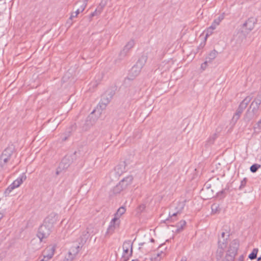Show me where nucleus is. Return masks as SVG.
Returning a JSON list of instances; mask_svg holds the SVG:
<instances>
[{"label":"nucleus","instance_id":"bb28decb","mask_svg":"<svg viewBox=\"0 0 261 261\" xmlns=\"http://www.w3.org/2000/svg\"><path fill=\"white\" fill-rule=\"evenodd\" d=\"M103 6H104L103 5L101 6L100 5L96 8V9L93 13H92L91 14V16L93 17L94 16H96V15L100 14L101 13V12H102Z\"/></svg>","mask_w":261,"mask_h":261},{"label":"nucleus","instance_id":"c756f323","mask_svg":"<svg viewBox=\"0 0 261 261\" xmlns=\"http://www.w3.org/2000/svg\"><path fill=\"white\" fill-rule=\"evenodd\" d=\"M217 138V134L215 133L211 136L209 138L207 139L206 143L207 144H212L214 143L215 139Z\"/></svg>","mask_w":261,"mask_h":261},{"label":"nucleus","instance_id":"5fc2aeb1","mask_svg":"<svg viewBox=\"0 0 261 261\" xmlns=\"http://www.w3.org/2000/svg\"><path fill=\"white\" fill-rule=\"evenodd\" d=\"M56 174H59V172H58V171H57V172H56Z\"/></svg>","mask_w":261,"mask_h":261},{"label":"nucleus","instance_id":"e433bc0d","mask_svg":"<svg viewBox=\"0 0 261 261\" xmlns=\"http://www.w3.org/2000/svg\"><path fill=\"white\" fill-rule=\"evenodd\" d=\"M246 182H247V178H244L242 180H241V185H240V186L239 187V189L240 190H241L243 188H244L246 185Z\"/></svg>","mask_w":261,"mask_h":261},{"label":"nucleus","instance_id":"f8f14e48","mask_svg":"<svg viewBox=\"0 0 261 261\" xmlns=\"http://www.w3.org/2000/svg\"><path fill=\"white\" fill-rule=\"evenodd\" d=\"M185 204L184 202H179L178 207L179 210L177 211L176 212H174L173 213H169V218L166 219L167 221L173 222L176 220V217L178 214H179L181 212L182 210L184 207Z\"/></svg>","mask_w":261,"mask_h":261},{"label":"nucleus","instance_id":"6ab92c4d","mask_svg":"<svg viewBox=\"0 0 261 261\" xmlns=\"http://www.w3.org/2000/svg\"><path fill=\"white\" fill-rule=\"evenodd\" d=\"M27 178V176L25 174H22L19 177H18L15 180H14L12 184L15 188L18 187L24 180Z\"/></svg>","mask_w":261,"mask_h":261},{"label":"nucleus","instance_id":"7ed1b4c3","mask_svg":"<svg viewBox=\"0 0 261 261\" xmlns=\"http://www.w3.org/2000/svg\"><path fill=\"white\" fill-rule=\"evenodd\" d=\"M53 229L47 226L45 223H43L39 228L38 232L37 233V237L39 239L40 243L44 238H47L51 233Z\"/></svg>","mask_w":261,"mask_h":261},{"label":"nucleus","instance_id":"6e6d98bb","mask_svg":"<svg viewBox=\"0 0 261 261\" xmlns=\"http://www.w3.org/2000/svg\"><path fill=\"white\" fill-rule=\"evenodd\" d=\"M79 9H80V10H82V6H81V8H79Z\"/></svg>","mask_w":261,"mask_h":261},{"label":"nucleus","instance_id":"f03ea898","mask_svg":"<svg viewBox=\"0 0 261 261\" xmlns=\"http://www.w3.org/2000/svg\"><path fill=\"white\" fill-rule=\"evenodd\" d=\"M256 21V19L252 17L249 18L243 24L241 32L244 34V36L253 29Z\"/></svg>","mask_w":261,"mask_h":261},{"label":"nucleus","instance_id":"6e6552de","mask_svg":"<svg viewBox=\"0 0 261 261\" xmlns=\"http://www.w3.org/2000/svg\"><path fill=\"white\" fill-rule=\"evenodd\" d=\"M14 150V147L13 145L9 146L3 152L0 156L3 160L9 161Z\"/></svg>","mask_w":261,"mask_h":261},{"label":"nucleus","instance_id":"aec40b11","mask_svg":"<svg viewBox=\"0 0 261 261\" xmlns=\"http://www.w3.org/2000/svg\"><path fill=\"white\" fill-rule=\"evenodd\" d=\"M147 60V57L146 56L143 55L139 59L135 65L142 69L146 63Z\"/></svg>","mask_w":261,"mask_h":261},{"label":"nucleus","instance_id":"09e8293b","mask_svg":"<svg viewBox=\"0 0 261 261\" xmlns=\"http://www.w3.org/2000/svg\"><path fill=\"white\" fill-rule=\"evenodd\" d=\"M120 165H118L117 166L116 168H115V170H118L120 167Z\"/></svg>","mask_w":261,"mask_h":261},{"label":"nucleus","instance_id":"49530a36","mask_svg":"<svg viewBox=\"0 0 261 261\" xmlns=\"http://www.w3.org/2000/svg\"><path fill=\"white\" fill-rule=\"evenodd\" d=\"M225 232H222L221 233V237H222V238H224V236H225Z\"/></svg>","mask_w":261,"mask_h":261},{"label":"nucleus","instance_id":"72a5a7b5","mask_svg":"<svg viewBox=\"0 0 261 261\" xmlns=\"http://www.w3.org/2000/svg\"><path fill=\"white\" fill-rule=\"evenodd\" d=\"M87 229L90 234H95L97 232L96 229L94 228L92 226H89L87 228Z\"/></svg>","mask_w":261,"mask_h":261},{"label":"nucleus","instance_id":"9d476101","mask_svg":"<svg viewBox=\"0 0 261 261\" xmlns=\"http://www.w3.org/2000/svg\"><path fill=\"white\" fill-rule=\"evenodd\" d=\"M54 247L47 248L43 252V258L40 261H48L51 259L54 254Z\"/></svg>","mask_w":261,"mask_h":261},{"label":"nucleus","instance_id":"c85d7f7f","mask_svg":"<svg viewBox=\"0 0 261 261\" xmlns=\"http://www.w3.org/2000/svg\"><path fill=\"white\" fill-rule=\"evenodd\" d=\"M258 251V250L257 248H254L253 249L252 252L249 255L248 257L251 260L255 259L257 257V254Z\"/></svg>","mask_w":261,"mask_h":261},{"label":"nucleus","instance_id":"b1692460","mask_svg":"<svg viewBox=\"0 0 261 261\" xmlns=\"http://www.w3.org/2000/svg\"><path fill=\"white\" fill-rule=\"evenodd\" d=\"M186 222L185 220H181L177 224L176 227L177 232H180L183 230L184 227L186 226Z\"/></svg>","mask_w":261,"mask_h":261},{"label":"nucleus","instance_id":"7c9ffc66","mask_svg":"<svg viewBox=\"0 0 261 261\" xmlns=\"http://www.w3.org/2000/svg\"><path fill=\"white\" fill-rule=\"evenodd\" d=\"M212 212L213 213H217L220 210L219 205L217 203H214L211 206Z\"/></svg>","mask_w":261,"mask_h":261},{"label":"nucleus","instance_id":"39448f33","mask_svg":"<svg viewBox=\"0 0 261 261\" xmlns=\"http://www.w3.org/2000/svg\"><path fill=\"white\" fill-rule=\"evenodd\" d=\"M141 68L135 65L129 70L128 76L125 78L124 82L127 81L133 80L140 72Z\"/></svg>","mask_w":261,"mask_h":261},{"label":"nucleus","instance_id":"4468645a","mask_svg":"<svg viewBox=\"0 0 261 261\" xmlns=\"http://www.w3.org/2000/svg\"><path fill=\"white\" fill-rule=\"evenodd\" d=\"M239 244L237 240H233L229 245V249L227 252L237 254Z\"/></svg>","mask_w":261,"mask_h":261},{"label":"nucleus","instance_id":"dca6fc26","mask_svg":"<svg viewBox=\"0 0 261 261\" xmlns=\"http://www.w3.org/2000/svg\"><path fill=\"white\" fill-rule=\"evenodd\" d=\"M224 16L223 14L220 15L217 18L214 19L212 25L210 27L209 29L212 30H215L216 27L219 25L220 22L224 19Z\"/></svg>","mask_w":261,"mask_h":261},{"label":"nucleus","instance_id":"f3484780","mask_svg":"<svg viewBox=\"0 0 261 261\" xmlns=\"http://www.w3.org/2000/svg\"><path fill=\"white\" fill-rule=\"evenodd\" d=\"M90 237V234L86 229L85 230L83 231L82 232V234L80 237V242L79 243L80 244L84 245L87 242V240Z\"/></svg>","mask_w":261,"mask_h":261},{"label":"nucleus","instance_id":"412c9836","mask_svg":"<svg viewBox=\"0 0 261 261\" xmlns=\"http://www.w3.org/2000/svg\"><path fill=\"white\" fill-rule=\"evenodd\" d=\"M123 249H129L130 248L129 255L131 256L133 253V243L130 240L124 241L122 246Z\"/></svg>","mask_w":261,"mask_h":261},{"label":"nucleus","instance_id":"37998d69","mask_svg":"<svg viewBox=\"0 0 261 261\" xmlns=\"http://www.w3.org/2000/svg\"><path fill=\"white\" fill-rule=\"evenodd\" d=\"M123 250L124 255H127L128 253L129 249H127V250L123 249Z\"/></svg>","mask_w":261,"mask_h":261},{"label":"nucleus","instance_id":"0eeeda50","mask_svg":"<svg viewBox=\"0 0 261 261\" xmlns=\"http://www.w3.org/2000/svg\"><path fill=\"white\" fill-rule=\"evenodd\" d=\"M80 248V246H72L68 252V255L65 257L64 261H72L79 252Z\"/></svg>","mask_w":261,"mask_h":261},{"label":"nucleus","instance_id":"4be33fe9","mask_svg":"<svg viewBox=\"0 0 261 261\" xmlns=\"http://www.w3.org/2000/svg\"><path fill=\"white\" fill-rule=\"evenodd\" d=\"M218 55V52L216 50H213L211 51L208 54L207 57L206 58V61L208 62H212L214 59H215Z\"/></svg>","mask_w":261,"mask_h":261},{"label":"nucleus","instance_id":"20e7f679","mask_svg":"<svg viewBox=\"0 0 261 261\" xmlns=\"http://www.w3.org/2000/svg\"><path fill=\"white\" fill-rule=\"evenodd\" d=\"M59 220V215L55 212L51 213L44 219L43 223L47 225V226L53 229L55 224Z\"/></svg>","mask_w":261,"mask_h":261},{"label":"nucleus","instance_id":"c03bdc74","mask_svg":"<svg viewBox=\"0 0 261 261\" xmlns=\"http://www.w3.org/2000/svg\"><path fill=\"white\" fill-rule=\"evenodd\" d=\"M243 260H244V256H243V255H241L238 259V261H243Z\"/></svg>","mask_w":261,"mask_h":261},{"label":"nucleus","instance_id":"3c124183","mask_svg":"<svg viewBox=\"0 0 261 261\" xmlns=\"http://www.w3.org/2000/svg\"><path fill=\"white\" fill-rule=\"evenodd\" d=\"M150 241H151V242H153L154 241V239H152V238L150 239Z\"/></svg>","mask_w":261,"mask_h":261},{"label":"nucleus","instance_id":"de8ad7c7","mask_svg":"<svg viewBox=\"0 0 261 261\" xmlns=\"http://www.w3.org/2000/svg\"><path fill=\"white\" fill-rule=\"evenodd\" d=\"M4 215L2 213H0V220L3 217Z\"/></svg>","mask_w":261,"mask_h":261},{"label":"nucleus","instance_id":"a211bd4d","mask_svg":"<svg viewBox=\"0 0 261 261\" xmlns=\"http://www.w3.org/2000/svg\"><path fill=\"white\" fill-rule=\"evenodd\" d=\"M112 99H109V96L105 93L102 95L100 101V107L104 109L107 105L110 102Z\"/></svg>","mask_w":261,"mask_h":261},{"label":"nucleus","instance_id":"ddd939ff","mask_svg":"<svg viewBox=\"0 0 261 261\" xmlns=\"http://www.w3.org/2000/svg\"><path fill=\"white\" fill-rule=\"evenodd\" d=\"M133 177L129 175L122 179L119 183L120 184L123 189H126L127 186L132 183Z\"/></svg>","mask_w":261,"mask_h":261},{"label":"nucleus","instance_id":"4d7b16f0","mask_svg":"<svg viewBox=\"0 0 261 261\" xmlns=\"http://www.w3.org/2000/svg\"><path fill=\"white\" fill-rule=\"evenodd\" d=\"M157 256H159V253H158V254H157Z\"/></svg>","mask_w":261,"mask_h":261},{"label":"nucleus","instance_id":"f257e3e1","mask_svg":"<svg viewBox=\"0 0 261 261\" xmlns=\"http://www.w3.org/2000/svg\"><path fill=\"white\" fill-rule=\"evenodd\" d=\"M252 97H253L251 95L248 96L240 103L236 112L232 117V120L233 121L236 122L240 118L241 114L246 108L247 105L252 99Z\"/></svg>","mask_w":261,"mask_h":261},{"label":"nucleus","instance_id":"393cba45","mask_svg":"<svg viewBox=\"0 0 261 261\" xmlns=\"http://www.w3.org/2000/svg\"><path fill=\"white\" fill-rule=\"evenodd\" d=\"M236 254H233V253H230L227 252L225 257L224 259L222 260V261H233L234 257H235Z\"/></svg>","mask_w":261,"mask_h":261},{"label":"nucleus","instance_id":"2eb2a0df","mask_svg":"<svg viewBox=\"0 0 261 261\" xmlns=\"http://www.w3.org/2000/svg\"><path fill=\"white\" fill-rule=\"evenodd\" d=\"M85 7L86 4H83L82 6V10L77 9L75 12L72 13L67 23H69L70 25H71L72 24V22H71V21L72 19L76 17L80 13L82 12L85 9Z\"/></svg>","mask_w":261,"mask_h":261},{"label":"nucleus","instance_id":"8fccbe9b","mask_svg":"<svg viewBox=\"0 0 261 261\" xmlns=\"http://www.w3.org/2000/svg\"><path fill=\"white\" fill-rule=\"evenodd\" d=\"M180 261H186V259L185 258H182Z\"/></svg>","mask_w":261,"mask_h":261},{"label":"nucleus","instance_id":"1a4fd4ad","mask_svg":"<svg viewBox=\"0 0 261 261\" xmlns=\"http://www.w3.org/2000/svg\"><path fill=\"white\" fill-rule=\"evenodd\" d=\"M118 220L119 219L117 217H114V218L111 220L110 224L106 232V236L111 234L114 232L116 226H119V223H117Z\"/></svg>","mask_w":261,"mask_h":261},{"label":"nucleus","instance_id":"c9c22d12","mask_svg":"<svg viewBox=\"0 0 261 261\" xmlns=\"http://www.w3.org/2000/svg\"><path fill=\"white\" fill-rule=\"evenodd\" d=\"M223 250L222 248H219L218 249L217 252V257L218 259L219 258H221L222 255H223Z\"/></svg>","mask_w":261,"mask_h":261},{"label":"nucleus","instance_id":"79ce46f5","mask_svg":"<svg viewBox=\"0 0 261 261\" xmlns=\"http://www.w3.org/2000/svg\"><path fill=\"white\" fill-rule=\"evenodd\" d=\"M255 98L261 101V92H259L257 93V95Z\"/></svg>","mask_w":261,"mask_h":261},{"label":"nucleus","instance_id":"2f4dec72","mask_svg":"<svg viewBox=\"0 0 261 261\" xmlns=\"http://www.w3.org/2000/svg\"><path fill=\"white\" fill-rule=\"evenodd\" d=\"M15 188H16L14 186V185L12 184H11L5 190L4 192L5 196H8L11 193V192Z\"/></svg>","mask_w":261,"mask_h":261},{"label":"nucleus","instance_id":"58836bf2","mask_svg":"<svg viewBox=\"0 0 261 261\" xmlns=\"http://www.w3.org/2000/svg\"><path fill=\"white\" fill-rule=\"evenodd\" d=\"M138 208L139 211L141 212L145 210V205L144 204H141L138 206Z\"/></svg>","mask_w":261,"mask_h":261},{"label":"nucleus","instance_id":"9b49d317","mask_svg":"<svg viewBox=\"0 0 261 261\" xmlns=\"http://www.w3.org/2000/svg\"><path fill=\"white\" fill-rule=\"evenodd\" d=\"M135 42L134 40H130L125 45L123 49L120 53V56L122 58L125 57L129 50L134 47Z\"/></svg>","mask_w":261,"mask_h":261},{"label":"nucleus","instance_id":"423d86ee","mask_svg":"<svg viewBox=\"0 0 261 261\" xmlns=\"http://www.w3.org/2000/svg\"><path fill=\"white\" fill-rule=\"evenodd\" d=\"M259 109V107L252 102L246 114V117L248 118V120L251 119L254 115L256 114Z\"/></svg>","mask_w":261,"mask_h":261},{"label":"nucleus","instance_id":"473e14b6","mask_svg":"<svg viewBox=\"0 0 261 261\" xmlns=\"http://www.w3.org/2000/svg\"><path fill=\"white\" fill-rule=\"evenodd\" d=\"M260 167L261 166L260 165L254 164L250 167V170L252 173H255Z\"/></svg>","mask_w":261,"mask_h":261},{"label":"nucleus","instance_id":"a19ab883","mask_svg":"<svg viewBox=\"0 0 261 261\" xmlns=\"http://www.w3.org/2000/svg\"><path fill=\"white\" fill-rule=\"evenodd\" d=\"M252 102L255 103V104L257 106H258L259 107L261 103V101L258 99H256L255 98H254V99L253 100V101Z\"/></svg>","mask_w":261,"mask_h":261},{"label":"nucleus","instance_id":"4c0bfd02","mask_svg":"<svg viewBox=\"0 0 261 261\" xmlns=\"http://www.w3.org/2000/svg\"><path fill=\"white\" fill-rule=\"evenodd\" d=\"M66 161H67V159L66 158H64L62 161V162H61V166L63 164H65V165L63 166V168H67L69 164L68 163H66Z\"/></svg>","mask_w":261,"mask_h":261},{"label":"nucleus","instance_id":"864d4df0","mask_svg":"<svg viewBox=\"0 0 261 261\" xmlns=\"http://www.w3.org/2000/svg\"><path fill=\"white\" fill-rule=\"evenodd\" d=\"M132 261H139V260H138V259H134V260H132Z\"/></svg>","mask_w":261,"mask_h":261},{"label":"nucleus","instance_id":"a18cd8bd","mask_svg":"<svg viewBox=\"0 0 261 261\" xmlns=\"http://www.w3.org/2000/svg\"><path fill=\"white\" fill-rule=\"evenodd\" d=\"M257 125L260 129H261V119L257 122Z\"/></svg>","mask_w":261,"mask_h":261},{"label":"nucleus","instance_id":"f704fd0d","mask_svg":"<svg viewBox=\"0 0 261 261\" xmlns=\"http://www.w3.org/2000/svg\"><path fill=\"white\" fill-rule=\"evenodd\" d=\"M105 93L107 94L108 96H109V99H112L113 96L115 94V92L112 90H108L105 92Z\"/></svg>","mask_w":261,"mask_h":261},{"label":"nucleus","instance_id":"cd10ccee","mask_svg":"<svg viewBox=\"0 0 261 261\" xmlns=\"http://www.w3.org/2000/svg\"><path fill=\"white\" fill-rule=\"evenodd\" d=\"M126 211V210L124 207L121 206L119 207L116 214H115V217H118V219L120 216H121Z\"/></svg>","mask_w":261,"mask_h":261},{"label":"nucleus","instance_id":"603ef678","mask_svg":"<svg viewBox=\"0 0 261 261\" xmlns=\"http://www.w3.org/2000/svg\"><path fill=\"white\" fill-rule=\"evenodd\" d=\"M261 260V257H258V258H257V260H258V261H259V260Z\"/></svg>","mask_w":261,"mask_h":261},{"label":"nucleus","instance_id":"ea45409f","mask_svg":"<svg viewBox=\"0 0 261 261\" xmlns=\"http://www.w3.org/2000/svg\"><path fill=\"white\" fill-rule=\"evenodd\" d=\"M207 62L208 61H205L204 63H203L201 65V68L203 69V70H204L206 67H207Z\"/></svg>","mask_w":261,"mask_h":261},{"label":"nucleus","instance_id":"a878e982","mask_svg":"<svg viewBox=\"0 0 261 261\" xmlns=\"http://www.w3.org/2000/svg\"><path fill=\"white\" fill-rule=\"evenodd\" d=\"M124 189L121 187L120 184L118 183L115 187L113 189V192L115 194H117L120 193Z\"/></svg>","mask_w":261,"mask_h":261},{"label":"nucleus","instance_id":"5701e85b","mask_svg":"<svg viewBox=\"0 0 261 261\" xmlns=\"http://www.w3.org/2000/svg\"><path fill=\"white\" fill-rule=\"evenodd\" d=\"M8 162V161L6 160H2V158L0 157V172L5 171L7 169Z\"/></svg>","mask_w":261,"mask_h":261}]
</instances>
